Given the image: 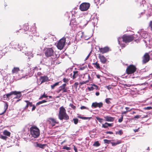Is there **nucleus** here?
<instances>
[{
  "label": "nucleus",
  "mask_w": 152,
  "mask_h": 152,
  "mask_svg": "<svg viewBox=\"0 0 152 152\" xmlns=\"http://www.w3.org/2000/svg\"><path fill=\"white\" fill-rule=\"evenodd\" d=\"M134 39V35L124 34L121 38L118 39V44L122 48H124L126 46L125 44L122 43L121 41L122 39V41L126 43H128L132 42Z\"/></svg>",
  "instance_id": "f257e3e1"
},
{
  "label": "nucleus",
  "mask_w": 152,
  "mask_h": 152,
  "mask_svg": "<svg viewBox=\"0 0 152 152\" xmlns=\"http://www.w3.org/2000/svg\"><path fill=\"white\" fill-rule=\"evenodd\" d=\"M58 118L61 120L63 119L67 120L69 119V117L66 113L65 109L63 106L59 108Z\"/></svg>",
  "instance_id": "f03ea898"
},
{
  "label": "nucleus",
  "mask_w": 152,
  "mask_h": 152,
  "mask_svg": "<svg viewBox=\"0 0 152 152\" xmlns=\"http://www.w3.org/2000/svg\"><path fill=\"white\" fill-rule=\"evenodd\" d=\"M31 134L34 138L38 137L40 135L39 129L36 126H33L30 128Z\"/></svg>",
  "instance_id": "7ed1b4c3"
},
{
  "label": "nucleus",
  "mask_w": 152,
  "mask_h": 152,
  "mask_svg": "<svg viewBox=\"0 0 152 152\" xmlns=\"http://www.w3.org/2000/svg\"><path fill=\"white\" fill-rule=\"evenodd\" d=\"M13 95L16 96L14 98L17 99H18L20 98L22 96L20 92L14 91H11L9 93L6 94L3 96V97L4 99L6 98L9 100L10 98H12V96Z\"/></svg>",
  "instance_id": "20e7f679"
},
{
  "label": "nucleus",
  "mask_w": 152,
  "mask_h": 152,
  "mask_svg": "<svg viewBox=\"0 0 152 152\" xmlns=\"http://www.w3.org/2000/svg\"><path fill=\"white\" fill-rule=\"evenodd\" d=\"M137 68L133 64H130L128 66L126 69V73L128 75L133 74L137 71Z\"/></svg>",
  "instance_id": "39448f33"
},
{
  "label": "nucleus",
  "mask_w": 152,
  "mask_h": 152,
  "mask_svg": "<svg viewBox=\"0 0 152 152\" xmlns=\"http://www.w3.org/2000/svg\"><path fill=\"white\" fill-rule=\"evenodd\" d=\"M66 41L65 37H63L59 40L56 45L58 49L61 50L63 49L65 46Z\"/></svg>",
  "instance_id": "423d86ee"
},
{
  "label": "nucleus",
  "mask_w": 152,
  "mask_h": 152,
  "mask_svg": "<svg viewBox=\"0 0 152 152\" xmlns=\"http://www.w3.org/2000/svg\"><path fill=\"white\" fill-rule=\"evenodd\" d=\"M44 51L45 56L47 57L53 56L54 54V51L53 48H45Z\"/></svg>",
  "instance_id": "0eeeda50"
},
{
  "label": "nucleus",
  "mask_w": 152,
  "mask_h": 152,
  "mask_svg": "<svg viewBox=\"0 0 152 152\" xmlns=\"http://www.w3.org/2000/svg\"><path fill=\"white\" fill-rule=\"evenodd\" d=\"M90 6L89 3L83 2L79 6V9L82 11H86L88 10Z\"/></svg>",
  "instance_id": "6e6552de"
},
{
  "label": "nucleus",
  "mask_w": 152,
  "mask_h": 152,
  "mask_svg": "<svg viewBox=\"0 0 152 152\" xmlns=\"http://www.w3.org/2000/svg\"><path fill=\"white\" fill-rule=\"evenodd\" d=\"M47 122L48 123L49 126L51 127L55 126L56 124H59V122L57 121L55 119L52 118H48L47 120Z\"/></svg>",
  "instance_id": "1a4fd4ad"
},
{
  "label": "nucleus",
  "mask_w": 152,
  "mask_h": 152,
  "mask_svg": "<svg viewBox=\"0 0 152 152\" xmlns=\"http://www.w3.org/2000/svg\"><path fill=\"white\" fill-rule=\"evenodd\" d=\"M80 76L81 77V80L87 82H89V80H92L89 75L88 73H86L83 75H80Z\"/></svg>",
  "instance_id": "9d476101"
},
{
  "label": "nucleus",
  "mask_w": 152,
  "mask_h": 152,
  "mask_svg": "<svg viewBox=\"0 0 152 152\" xmlns=\"http://www.w3.org/2000/svg\"><path fill=\"white\" fill-rule=\"evenodd\" d=\"M142 62L145 64L148 62L150 59V56L148 53H146L142 58Z\"/></svg>",
  "instance_id": "9b49d317"
},
{
  "label": "nucleus",
  "mask_w": 152,
  "mask_h": 152,
  "mask_svg": "<svg viewBox=\"0 0 152 152\" xmlns=\"http://www.w3.org/2000/svg\"><path fill=\"white\" fill-rule=\"evenodd\" d=\"M99 58L100 60V61L103 64H106L107 63V59L104 56L100 54H99Z\"/></svg>",
  "instance_id": "f8f14e48"
},
{
  "label": "nucleus",
  "mask_w": 152,
  "mask_h": 152,
  "mask_svg": "<svg viewBox=\"0 0 152 152\" xmlns=\"http://www.w3.org/2000/svg\"><path fill=\"white\" fill-rule=\"evenodd\" d=\"M103 106V103L102 102H100L99 103L95 102L92 103L91 106L92 107H94V108H96L97 107L100 108L102 107Z\"/></svg>",
  "instance_id": "ddd939ff"
},
{
  "label": "nucleus",
  "mask_w": 152,
  "mask_h": 152,
  "mask_svg": "<svg viewBox=\"0 0 152 152\" xmlns=\"http://www.w3.org/2000/svg\"><path fill=\"white\" fill-rule=\"evenodd\" d=\"M39 80L41 81L40 85L41 84L49 80L48 77L47 76H41L40 77L39 79Z\"/></svg>",
  "instance_id": "4468645a"
},
{
  "label": "nucleus",
  "mask_w": 152,
  "mask_h": 152,
  "mask_svg": "<svg viewBox=\"0 0 152 152\" xmlns=\"http://www.w3.org/2000/svg\"><path fill=\"white\" fill-rule=\"evenodd\" d=\"M109 48L106 47L103 48H99V51L102 54H104L108 52L109 51Z\"/></svg>",
  "instance_id": "2eb2a0df"
},
{
  "label": "nucleus",
  "mask_w": 152,
  "mask_h": 152,
  "mask_svg": "<svg viewBox=\"0 0 152 152\" xmlns=\"http://www.w3.org/2000/svg\"><path fill=\"white\" fill-rule=\"evenodd\" d=\"M105 119V121L108 122H113L115 118L109 116H106L104 117Z\"/></svg>",
  "instance_id": "dca6fc26"
},
{
  "label": "nucleus",
  "mask_w": 152,
  "mask_h": 152,
  "mask_svg": "<svg viewBox=\"0 0 152 152\" xmlns=\"http://www.w3.org/2000/svg\"><path fill=\"white\" fill-rule=\"evenodd\" d=\"M25 102L26 103V105L24 108L25 109H27L29 106L32 107V102H30L28 100H25Z\"/></svg>",
  "instance_id": "f3484780"
},
{
  "label": "nucleus",
  "mask_w": 152,
  "mask_h": 152,
  "mask_svg": "<svg viewBox=\"0 0 152 152\" xmlns=\"http://www.w3.org/2000/svg\"><path fill=\"white\" fill-rule=\"evenodd\" d=\"M73 75L71 77L72 78L73 80L75 79L78 76L79 74L78 71H73Z\"/></svg>",
  "instance_id": "a211bd4d"
},
{
  "label": "nucleus",
  "mask_w": 152,
  "mask_h": 152,
  "mask_svg": "<svg viewBox=\"0 0 152 152\" xmlns=\"http://www.w3.org/2000/svg\"><path fill=\"white\" fill-rule=\"evenodd\" d=\"M47 145L46 144H42L39 143H37L36 145H35V147H39L40 148L44 149L45 147Z\"/></svg>",
  "instance_id": "6ab92c4d"
},
{
  "label": "nucleus",
  "mask_w": 152,
  "mask_h": 152,
  "mask_svg": "<svg viewBox=\"0 0 152 152\" xmlns=\"http://www.w3.org/2000/svg\"><path fill=\"white\" fill-rule=\"evenodd\" d=\"M8 104L7 103H5L4 105V110L1 113V115L3 114L6 111L8 107Z\"/></svg>",
  "instance_id": "aec40b11"
},
{
  "label": "nucleus",
  "mask_w": 152,
  "mask_h": 152,
  "mask_svg": "<svg viewBox=\"0 0 152 152\" xmlns=\"http://www.w3.org/2000/svg\"><path fill=\"white\" fill-rule=\"evenodd\" d=\"M20 70V69L18 67H14L12 70V74L17 73Z\"/></svg>",
  "instance_id": "412c9836"
},
{
  "label": "nucleus",
  "mask_w": 152,
  "mask_h": 152,
  "mask_svg": "<svg viewBox=\"0 0 152 152\" xmlns=\"http://www.w3.org/2000/svg\"><path fill=\"white\" fill-rule=\"evenodd\" d=\"M93 65H94V66L96 69L99 70L100 69V67L99 64L97 61L95 63H93Z\"/></svg>",
  "instance_id": "4be33fe9"
},
{
  "label": "nucleus",
  "mask_w": 152,
  "mask_h": 152,
  "mask_svg": "<svg viewBox=\"0 0 152 152\" xmlns=\"http://www.w3.org/2000/svg\"><path fill=\"white\" fill-rule=\"evenodd\" d=\"M61 83V81L56 82L55 83H54L52 85H51V89H54V88L56 86H58L59 85V83Z\"/></svg>",
  "instance_id": "5701e85b"
},
{
  "label": "nucleus",
  "mask_w": 152,
  "mask_h": 152,
  "mask_svg": "<svg viewBox=\"0 0 152 152\" xmlns=\"http://www.w3.org/2000/svg\"><path fill=\"white\" fill-rule=\"evenodd\" d=\"M10 132L7 130H5L3 132V134L5 135L10 137Z\"/></svg>",
  "instance_id": "b1692460"
},
{
  "label": "nucleus",
  "mask_w": 152,
  "mask_h": 152,
  "mask_svg": "<svg viewBox=\"0 0 152 152\" xmlns=\"http://www.w3.org/2000/svg\"><path fill=\"white\" fill-rule=\"evenodd\" d=\"M121 140H118L116 142H111V144H112L113 146H115L116 145L120 144L121 143Z\"/></svg>",
  "instance_id": "393cba45"
},
{
  "label": "nucleus",
  "mask_w": 152,
  "mask_h": 152,
  "mask_svg": "<svg viewBox=\"0 0 152 152\" xmlns=\"http://www.w3.org/2000/svg\"><path fill=\"white\" fill-rule=\"evenodd\" d=\"M64 89V88L62 86H61L59 87V89L56 91V92L58 93H60L61 91H62Z\"/></svg>",
  "instance_id": "a878e982"
},
{
  "label": "nucleus",
  "mask_w": 152,
  "mask_h": 152,
  "mask_svg": "<svg viewBox=\"0 0 152 152\" xmlns=\"http://www.w3.org/2000/svg\"><path fill=\"white\" fill-rule=\"evenodd\" d=\"M47 101L45 100H43L42 101H39L38 102H37L36 104V105H39L42 104L46 102H47Z\"/></svg>",
  "instance_id": "bb28decb"
},
{
  "label": "nucleus",
  "mask_w": 152,
  "mask_h": 152,
  "mask_svg": "<svg viewBox=\"0 0 152 152\" xmlns=\"http://www.w3.org/2000/svg\"><path fill=\"white\" fill-rule=\"evenodd\" d=\"M96 118L100 123H102L103 121H104L103 119L102 118H100L98 116L96 117Z\"/></svg>",
  "instance_id": "cd10ccee"
},
{
  "label": "nucleus",
  "mask_w": 152,
  "mask_h": 152,
  "mask_svg": "<svg viewBox=\"0 0 152 152\" xmlns=\"http://www.w3.org/2000/svg\"><path fill=\"white\" fill-rule=\"evenodd\" d=\"M93 145L96 147H98L100 145V144L98 141H97L94 143Z\"/></svg>",
  "instance_id": "c85d7f7f"
},
{
  "label": "nucleus",
  "mask_w": 152,
  "mask_h": 152,
  "mask_svg": "<svg viewBox=\"0 0 152 152\" xmlns=\"http://www.w3.org/2000/svg\"><path fill=\"white\" fill-rule=\"evenodd\" d=\"M48 97V96L45 95V93H44V94L42 95L39 98V99H41L44 98H46Z\"/></svg>",
  "instance_id": "c756f323"
},
{
  "label": "nucleus",
  "mask_w": 152,
  "mask_h": 152,
  "mask_svg": "<svg viewBox=\"0 0 152 152\" xmlns=\"http://www.w3.org/2000/svg\"><path fill=\"white\" fill-rule=\"evenodd\" d=\"M111 99L110 98H106L105 100V102L108 104H110L111 103V102L110 101V100Z\"/></svg>",
  "instance_id": "7c9ffc66"
},
{
  "label": "nucleus",
  "mask_w": 152,
  "mask_h": 152,
  "mask_svg": "<svg viewBox=\"0 0 152 152\" xmlns=\"http://www.w3.org/2000/svg\"><path fill=\"white\" fill-rule=\"evenodd\" d=\"M116 134L121 135L123 134V132L122 130H120L118 132H116Z\"/></svg>",
  "instance_id": "2f4dec72"
},
{
  "label": "nucleus",
  "mask_w": 152,
  "mask_h": 152,
  "mask_svg": "<svg viewBox=\"0 0 152 152\" xmlns=\"http://www.w3.org/2000/svg\"><path fill=\"white\" fill-rule=\"evenodd\" d=\"M78 117L82 119H84V120L88 119H89L91 118H90V117H81V116H78Z\"/></svg>",
  "instance_id": "473e14b6"
},
{
  "label": "nucleus",
  "mask_w": 152,
  "mask_h": 152,
  "mask_svg": "<svg viewBox=\"0 0 152 152\" xmlns=\"http://www.w3.org/2000/svg\"><path fill=\"white\" fill-rule=\"evenodd\" d=\"M73 121L74 122V123L75 124H77L78 123V119L75 118L73 119Z\"/></svg>",
  "instance_id": "72a5a7b5"
},
{
  "label": "nucleus",
  "mask_w": 152,
  "mask_h": 152,
  "mask_svg": "<svg viewBox=\"0 0 152 152\" xmlns=\"http://www.w3.org/2000/svg\"><path fill=\"white\" fill-rule=\"evenodd\" d=\"M63 149L67 150H69L71 149L70 147H67L66 146H64L63 148Z\"/></svg>",
  "instance_id": "f704fd0d"
},
{
  "label": "nucleus",
  "mask_w": 152,
  "mask_h": 152,
  "mask_svg": "<svg viewBox=\"0 0 152 152\" xmlns=\"http://www.w3.org/2000/svg\"><path fill=\"white\" fill-rule=\"evenodd\" d=\"M123 116L124 115H121V117L118 119V122L119 123H121L123 121Z\"/></svg>",
  "instance_id": "c9c22d12"
},
{
  "label": "nucleus",
  "mask_w": 152,
  "mask_h": 152,
  "mask_svg": "<svg viewBox=\"0 0 152 152\" xmlns=\"http://www.w3.org/2000/svg\"><path fill=\"white\" fill-rule=\"evenodd\" d=\"M69 106L72 107L73 109H75L76 107L74 105L70 103L69 104Z\"/></svg>",
  "instance_id": "e433bc0d"
},
{
  "label": "nucleus",
  "mask_w": 152,
  "mask_h": 152,
  "mask_svg": "<svg viewBox=\"0 0 152 152\" xmlns=\"http://www.w3.org/2000/svg\"><path fill=\"white\" fill-rule=\"evenodd\" d=\"M104 143L106 144H109L110 142V140L107 139H104Z\"/></svg>",
  "instance_id": "4c0bfd02"
},
{
  "label": "nucleus",
  "mask_w": 152,
  "mask_h": 152,
  "mask_svg": "<svg viewBox=\"0 0 152 152\" xmlns=\"http://www.w3.org/2000/svg\"><path fill=\"white\" fill-rule=\"evenodd\" d=\"M93 86L94 89L96 90H99V89L98 86L96 85L93 84Z\"/></svg>",
  "instance_id": "58836bf2"
},
{
  "label": "nucleus",
  "mask_w": 152,
  "mask_h": 152,
  "mask_svg": "<svg viewBox=\"0 0 152 152\" xmlns=\"http://www.w3.org/2000/svg\"><path fill=\"white\" fill-rule=\"evenodd\" d=\"M87 83L88 82L86 81L83 80L82 81L80 82L79 83L80 84V86H81V85H83V84H86V83Z\"/></svg>",
  "instance_id": "ea45409f"
},
{
  "label": "nucleus",
  "mask_w": 152,
  "mask_h": 152,
  "mask_svg": "<svg viewBox=\"0 0 152 152\" xmlns=\"http://www.w3.org/2000/svg\"><path fill=\"white\" fill-rule=\"evenodd\" d=\"M144 109L146 110H150L151 109H152V107L150 106L145 107L144 108Z\"/></svg>",
  "instance_id": "a19ab883"
},
{
  "label": "nucleus",
  "mask_w": 152,
  "mask_h": 152,
  "mask_svg": "<svg viewBox=\"0 0 152 152\" xmlns=\"http://www.w3.org/2000/svg\"><path fill=\"white\" fill-rule=\"evenodd\" d=\"M102 127L103 128H107L108 126H107V124H105V123L104 124H102Z\"/></svg>",
  "instance_id": "79ce46f5"
},
{
  "label": "nucleus",
  "mask_w": 152,
  "mask_h": 152,
  "mask_svg": "<svg viewBox=\"0 0 152 152\" xmlns=\"http://www.w3.org/2000/svg\"><path fill=\"white\" fill-rule=\"evenodd\" d=\"M63 81L65 83H67L69 81V80L67 79H66L65 78H64L63 79Z\"/></svg>",
  "instance_id": "37998d69"
},
{
  "label": "nucleus",
  "mask_w": 152,
  "mask_h": 152,
  "mask_svg": "<svg viewBox=\"0 0 152 152\" xmlns=\"http://www.w3.org/2000/svg\"><path fill=\"white\" fill-rule=\"evenodd\" d=\"M1 138L3 140H6L7 138V137L5 136H1Z\"/></svg>",
  "instance_id": "c03bdc74"
},
{
  "label": "nucleus",
  "mask_w": 152,
  "mask_h": 152,
  "mask_svg": "<svg viewBox=\"0 0 152 152\" xmlns=\"http://www.w3.org/2000/svg\"><path fill=\"white\" fill-rule=\"evenodd\" d=\"M80 109L81 110H84V109H88V108H87L86 107H85L84 106H82L80 107Z\"/></svg>",
  "instance_id": "a18cd8bd"
},
{
  "label": "nucleus",
  "mask_w": 152,
  "mask_h": 152,
  "mask_svg": "<svg viewBox=\"0 0 152 152\" xmlns=\"http://www.w3.org/2000/svg\"><path fill=\"white\" fill-rule=\"evenodd\" d=\"M105 124H107L108 126L111 127L113 126V124H110L107 122H106Z\"/></svg>",
  "instance_id": "49530a36"
},
{
  "label": "nucleus",
  "mask_w": 152,
  "mask_h": 152,
  "mask_svg": "<svg viewBox=\"0 0 152 152\" xmlns=\"http://www.w3.org/2000/svg\"><path fill=\"white\" fill-rule=\"evenodd\" d=\"M125 109L126 110V111L128 112L130 111L131 110V109H130L129 107H125Z\"/></svg>",
  "instance_id": "de8ad7c7"
},
{
  "label": "nucleus",
  "mask_w": 152,
  "mask_h": 152,
  "mask_svg": "<svg viewBox=\"0 0 152 152\" xmlns=\"http://www.w3.org/2000/svg\"><path fill=\"white\" fill-rule=\"evenodd\" d=\"M78 85V82H75L74 84V86L75 88H77Z\"/></svg>",
  "instance_id": "09e8293b"
},
{
  "label": "nucleus",
  "mask_w": 152,
  "mask_h": 152,
  "mask_svg": "<svg viewBox=\"0 0 152 152\" xmlns=\"http://www.w3.org/2000/svg\"><path fill=\"white\" fill-rule=\"evenodd\" d=\"M67 88H65L62 91V93H64L67 92Z\"/></svg>",
  "instance_id": "8fccbe9b"
},
{
  "label": "nucleus",
  "mask_w": 152,
  "mask_h": 152,
  "mask_svg": "<svg viewBox=\"0 0 152 152\" xmlns=\"http://www.w3.org/2000/svg\"><path fill=\"white\" fill-rule=\"evenodd\" d=\"M32 111H33L36 108V107L35 106V105L34 104H32Z\"/></svg>",
  "instance_id": "3c124183"
},
{
  "label": "nucleus",
  "mask_w": 152,
  "mask_h": 152,
  "mask_svg": "<svg viewBox=\"0 0 152 152\" xmlns=\"http://www.w3.org/2000/svg\"><path fill=\"white\" fill-rule=\"evenodd\" d=\"M140 115H137L135 116L134 118H135L138 119L139 118H140Z\"/></svg>",
  "instance_id": "603ef678"
},
{
  "label": "nucleus",
  "mask_w": 152,
  "mask_h": 152,
  "mask_svg": "<svg viewBox=\"0 0 152 152\" xmlns=\"http://www.w3.org/2000/svg\"><path fill=\"white\" fill-rule=\"evenodd\" d=\"M86 67V66H85L81 67L79 69L80 70H83Z\"/></svg>",
  "instance_id": "864d4df0"
},
{
  "label": "nucleus",
  "mask_w": 152,
  "mask_h": 152,
  "mask_svg": "<svg viewBox=\"0 0 152 152\" xmlns=\"http://www.w3.org/2000/svg\"><path fill=\"white\" fill-rule=\"evenodd\" d=\"M106 133L107 134H113V132L111 131H107L106 132Z\"/></svg>",
  "instance_id": "5fc2aeb1"
},
{
  "label": "nucleus",
  "mask_w": 152,
  "mask_h": 152,
  "mask_svg": "<svg viewBox=\"0 0 152 152\" xmlns=\"http://www.w3.org/2000/svg\"><path fill=\"white\" fill-rule=\"evenodd\" d=\"M95 2L97 5L98 4H99V1L100 0H95Z\"/></svg>",
  "instance_id": "6e6d98bb"
},
{
  "label": "nucleus",
  "mask_w": 152,
  "mask_h": 152,
  "mask_svg": "<svg viewBox=\"0 0 152 152\" xmlns=\"http://www.w3.org/2000/svg\"><path fill=\"white\" fill-rule=\"evenodd\" d=\"M74 146V149L75 151V152H78L77 150V148L75 146V145Z\"/></svg>",
  "instance_id": "4d7b16f0"
},
{
  "label": "nucleus",
  "mask_w": 152,
  "mask_h": 152,
  "mask_svg": "<svg viewBox=\"0 0 152 152\" xmlns=\"http://www.w3.org/2000/svg\"><path fill=\"white\" fill-rule=\"evenodd\" d=\"M127 111H122V112H121V114L122 115H123V114H126V113H127Z\"/></svg>",
  "instance_id": "13d9d810"
},
{
  "label": "nucleus",
  "mask_w": 152,
  "mask_h": 152,
  "mask_svg": "<svg viewBox=\"0 0 152 152\" xmlns=\"http://www.w3.org/2000/svg\"><path fill=\"white\" fill-rule=\"evenodd\" d=\"M66 83H64V84H63L62 86L64 87V88H66Z\"/></svg>",
  "instance_id": "bf43d9fd"
},
{
  "label": "nucleus",
  "mask_w": 152,
  "mask_h": 152,
  "mask_svg": "<svg viewBox=\"0 0 152 152\" xmlns=\"http://www.w3.org/2000/svg\"><path fill=\"white\" fill-rule=\"evenodd\" d=\"M96 76L98 79H100L101 76L99 75H96Z\"/></svg>",
  "instance_id": "052dcab7"
},
{
  "label": "nucleus",
  "mask_w": 152,
  "mask_h": 152,
  "mask_svg": "<svg viewBox=\"0 0 152 152\" xmlns=\"http://www.w3.org/2000/svg\"><path fill=\"white\" fill-rule=\"evenodd\" d=\"M149 25L151 28H152V21H150Z\"/></svg>",
  "instance_id": "680f3d73"
},
{
  "label": "nucleus",
  "mask_w": 152,
  "mask_h": 152,
  "mask_svg": "<svg viewBox=\"0 0 152 152\" xmlns=\"http://www.w3.org/2000/svg\"><path fill=\"white\" fill-rule=\"evenodd\" d=\"M90 56V54H89L87 56L85 60H87L88 59V58Z\"/></svg>",
  "instance_id": "e2e57ef3"
},
{
  "label": "nucleus",
  "mask_w": 152,
  "mask_h": 152,
  "mask_svg": "<svg viewBox=\"0 0 152 152\" xmlns=\"http://www.w3.org/2000/svg\"><path fill=\"white\" fill-rule=\"evenodd\" d=\"M96 95L97 96H98L99 95V92H96Z\"/></svg>",
  "instance_id": "0e129e2a"
},
{
  "label": "nucleus",
  "mask_w": 152,
  "mask_h": 152,
  "mask_svg": "<svg viewBox=\"0 0 152 152\" xmlns=\"http://www.w3.org/2000/svg\"><path fill=\"white\" fill-rule=\"evenodd\" d=\"M138 130H139V129H134V131L136 132H137L138 131Z\"/></svg>",
  "instance_id": "69168bd1"
},
{
  "label": "nucleus",
  "mask_w": 152,
  "mask_h": 152,
  "mask_svg": "<svg viewBox=\"0 0 152 152\" xmlns=\"http://www.w3.org/2000/svg\"><path fill=\"white\" fill-rule=\"evenodd\" d=\"M89 88L91 89L92 90H93L94 89L93 86Z\"/></svg>",
  "instance_id": "338daca9"
},
{
  "label": "nucleus",
  "mask_w": 152,
  "mask_h": 152,
  "mask_svg": "<svg viewBox=\"0 0 152 152\" xmlns=\"http://www.w3.org/2000/svg\"><path fill=\"white\" fill-rule=\"evenodd\" d=\"M48 97L49 98H52V96H50Z\"/></svg>",
  "instance_id": "774afa93"
}]
</instances>
